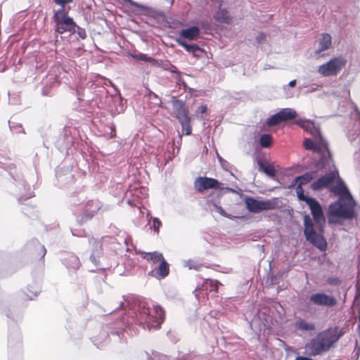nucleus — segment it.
I'll list each match as a JSON object with an SVG mask.
<instances>
[{"mask_svg": "<svg viewBox=\"0 0 360 360\" xmlns=\"http://www.w3.org/2000/svg\"><path fill=\"white\" fill-rule=\"evenodd\" d=\"M122 306H123V302L120 303V307H122Z\"/></svg>", "mask_w": 360, "mask_h": 360, "instance_id": "5fc2aeb1", "label": "nucleus"}, {"mask_svg": "<svg viewBox=\"0 0 360 360\" xmlns=\"http://www.w3.org/2000/svg\"><path fill=\"white\" fill-rule=\"evenodd\" d=\"M359 352H360V348L358 349L357 352H356V355L359 356Z\"/></svg>", "mask_w": 360, "mask_h": 360, "instance_id": "864d4df0", "label": "nucleus"}, {"mask_svg": "<svg viewBox=\"0 0 360 360\" xmlns=\"http://www.w3.org/2000/svg\"><path fill=\"white\" fill-rule=\"evenodd\" d=\"M245 205L250 212L259 213L262 211L272 210L276 209V202L275 199L259 200L252 198L245 199Z\"/></svg>", "mask_w": 360, "mask_h": 360, "instance_id": "9d476101", "label": "nucleus"}, {"mask_svg": "<svg viewBox=\"0 0 360 360\" xmlns=\"http://www.w3.org/2000/svg\"><path fill=\"white\" fill-rule=\"evenodd\" d=\"M319 155V159L316 163V167L323 169L324 172H328V174L320 177L311 184V188L314 191H320L324 188L331 186L332 184L335 182L336 178L338 177V171L335 167L333 160H331V165L324 166L321 164V155Z\"/></svg>", "mask_w": 360, "mask_h": 360, "instance_id": "423d86ee", "label": "nucleus"}, {"mask_svg": "<svg viewBox=\"0 0 360 360\" xmlns=\"http://www.w3.org/2000/svg\"><path fill=\"white\" fill-rule=\"evenodd\" d=\"M181 141H182L181 134L179 132V137H178L177 143L178 144H181Z\"/></svg>", "mask_w": 360, "mask_h": 360, "instance_id": "3c124183", "label": "nucleus"}, {"mask_svg": "<svg viewBox=\"0 0 360 360\" xmlns=\"http://www.w3.org/2000/svg\"><path fill=\"white\" fill-rule=\"evenodd\" d=\"M150 219L153 221V225L151 228L153 229L154 231L157 234H158L160 231V228L162 226V222L158 217H151Z\"/></svg>", "mask_w": 360, "mask_h": 360, "instance_id": "72a5a7b5", "label": "nucleus"}, {"mask_svg": "<svg viewBox=\"0 0 360 360\" xmlns=\"http://www.w3.org/2000/svg\"><path fill=\"white\" fill-rule=\"evenodd\" d=\"M265 37L266 35L264 33L259 34L256 38L257 43H261L265 39Z\"/></svg>", "mask_w": 360, "mask_h": 360, "instance_id": "37998d69", "label": "nucleus"}, {"mask_svg": "<svg viewBox=\"0 0 360 360\" xmlns=\"http://www.w3.org/2000/svg\"><path fill=\"white\" fill-rule=\"evenodd\" d=\"M283 120H281V117H280L278 112L273 115H271L267 120L266 124L268 126H275L281 122H282Z\"/></svg>", "mask_w": 360, "mask_h": 360, "instance_id": "c756f323", "label": "nucleus"}, {"mask_svg": "<svg viewBox=\"0 0 360 360\" xmlns=\"http://www.w3.org/2000/svg\"><path fill=\"white\" fill-rule=\"evenodd\" d=\"M141 255L144 259L151 262L153 264H156L158 262H160L164 258L162 255L158 252H141Z\"/></svg>", "mask_w": 360, "mask_h": 360, "instance_id": "4be33fe9", "label": "nucleus"}, {"mask_svg": "<svg viewBox=\"0 0 360 360\" xmlns=\"http://www.w3.org/2000/svg\"><path fill=\"white\" fill-rule=\"evenodd\" d=\"M41 291V287L40 285L37 283H34L33 285H29L26 290L25 292L26 296L30 300H33L34 297H36L39 293Z\"/></svg>", "mask_w": 360, "mask_h": 360, "instance_id": "5701e85b", "label": "nucleus"}, {"mask_svg": "<svg viewBox=\"0 0 360 360\" xmlns=\"http://www.w3.org/2000/svg\"><path fill=\"white\" fill-rule=\"evenodd\" d=\"M272 142V137L269 134H264L259 138V144L263 148L269 147Z\"/></svg>", "mask_w": 360, "mask_h": 360, "instance_id": "c85d7f7f", "label": "nucleus"}, {"mask_svg": "<svg viewBox=\"0 0 360 360\" xmlns=\"http://www.w3.org/2000/svg\"><path fill=\"white\" fill-rule=\"evenodd\" d=\"M131 56L135 59L145 61V62L153 63L155 61L154 58H153L152 57L148 56L146 54H144V53H139V54L131 53Z\"/></svg>", "mask_w": 360, "mask_h": 360, "instance_id": "2f4dec72", "label": "nucleus"}, {"mask_svg": "<svg viewBox=\"0 0 360 360\" xmlns=\"http://www.w3.org/2000/svg\"><path fill=\"white\" fill-rule=\"evenodd\" d=\"M216 21L220 23L229 24L231 22V18L229 11L226 8H219L214 15Z\"/></svg>", "mask_w": 360, "mask_h": 360, "instance_id": "a211bd4d", "label": "nucleus"}, {"mask_svg": "<svg viewBox=\"0 0 360 360\" xmlns=\"http://www.w3.org/2000/svg\"><path fill=\"white\" fill-rule=\"evenodd\" d=\"M334 183H335V184L330 186V191L335 195L338 196V199L352 198L345 182L340 178L339 176L338 178H336Z\"/></svg>", "mask_w": 360, "mask_h": 360, "instance_id": "4468645a", "label": "nucleus"}, {"mask_svg": "<svg viewBox=\"0 0 360 360\" xmlns=\"http://www.w3.org/2000/svg\"><path fill=\"white\" fill-rule=\"evenodd\" d=\"M184 266H187L189 269H195L197 271L200 270L202 265L201 264L198 263L194 260L189 259L188 261L184 262Z\"/></svg>", "mask_w": 360, "mask_h": 360, "instance_id": "7c9ffc66", "label": "nucleus"}, {"mask_svg": "<svg viewBox=\"0 0 360 360\" xmlns=\"http://www.w3.org/2000/svg\"><path fill=\"white\" fill-rule=\"evenodd\" d=\"M295 327L301 331H313L316 329L315 324L312 322H307L304 319L295 321Z\"/></svg>", "mask_w": 360, "mask_h": 360, "instance_id": "aec40b11", "label": "nucleus"}, {"mask_svg": "<svg viewBox=\"0 0 360 360\" xmlns=\"http://www.w3.org/2000/svg\"><path fill=\"white\" fill-rule=\"evenodd\" d=\"M116 333H117V336L120 335L119 332H117Z\"/></svg>", "mask_w": 360, "mask_h": 360, "instance_id": "4d7b16f0", "label": "nucleus"}, {"mask_svg": "<svg viewBox=\"0 0 360 360\" xmlns=\"http://www.w3.org/2000/svg\"><path fill=\"white\" fill-rule=\"evenodd\" d=\"M207 105H200L198 110L196 111L197 113H201V114H204L207 112Z\"/></svg>", "mask_w": 360, "mask_h": 360, "instance_id": "79ce46f5", "label": "nucleus"}, {"mask_svg": "<svg viewBox=\"0 0 360 360\" xmlns=\"http://www.w3.org/2000/svg\"><path fill=\"white\" fill-rule=\"evenodd\" d=\"M72 233L73 236L79 237L85 236V232L84 231L72 230Z\"/></svg>", "mask_w": 360, "mask_h": 360, "instance_id": "a19ab883", "label": "nucleus"}, {"mask_svg": "<svg viewBox=\"0 0 360 360\" xmlns=\"http://www.w3.org/2000/svg\"><path fill=\"white\" fill-rule=\"evenodd\" d=\"M150 360H172V359L169 356H168L167 355H165V354L158 352H153Z\"/></svg>", "mask_w": 360, "mask_h": 360, "instance_id": "473e14b6", "label": "nucleus"}, {"mask_svg": "<svg viewBox=\"0 0 360 360\" xmlns=\"http://www.w3.org/2000/svg\"><path fill=\"white\" fill-rule=\"evenodd\" d=\"M358 265L360 266V255L358 257Z\"/></svg>", "mask_w": 360, "mask_h": 360, "instance_id": "603ef678", "label": "nucleus"}, {"mask_svg": "<svg viewBox=\"0 0 360 360\" xmlns=\"http://www.w3.org/2000/svg\"><path fill=\"white\" fill-rule=\"evenodd\" d=\"M169 264L166 262V260L163 258V259H162L160 262V264H159L158 270H157V274H158L160 278H164L169 274Z\"/></svg>", "mask_w": 360, "mask_h": 360, "instance_id": "bb28decb", "label": "nucleus"}, {"mask_svg": "<svg viewBox=\"0 0 360 360\" xmlns=\"http://www.w3.org/2000/svg\"><path fill=\"white\" fill-rule=\"evenodd\" d=\"M220 183L215 179L208 177H198L194 181V187L198 192H202L210 188H219Z\"/></svg>", "mask_w": 360, "mask_h": 360, "instance_id": "f8f14e48", "label": "nucleus"}, {"mask_svg": "<svg viewBox=\"0 0 360 360\" xmlns=\"http://www.w3.org/2000/svg\"><path fill=\"white\" fill-rule=\"evenodd\" d=\"M100 209L101 205L97 200H90L87 202L84 207V215L82 218L85 220L91 219Z\"/></svg>", "mask_w": 360, "mask_h": 360, "instance_id": "2eb2a0df", "label": "nucleus"}, {"mask_svg": "<svg viewBox=\"0 0 360 360\" xmlns=\"http://www.w3.org/2000/svg\"><path fill=\"white\" fill-rule=\"evenodd\" d=\"M297 124L312 136V139H304L303 142L304 148L321 155V164L323 165H331V155L328 142L322 136L319 127L309 120H298Z\"/></svg>", "mask_w": 360, "mask_h": 360, "instance_id": "f03ea898", "label": "nucleus"}, {"mask_svg": "<svg viewBox=\"0 0 360 360\" xmlns=\"http://www.w3.org/2000/svg\"><path fill=\"white\" fill-rule=\"evenodd\" d=\"M313 219L307 214L304 216V235L306 240L313 244L321 251H325L327 243L321 234L318 233L314 228V222L318 225L321 231H323L326 224V217L321 204L314 199L308 205Z\"/></svg>", "mask_w": 360, "mask_h": 360, "instance_id": "f257e3e1", "label": "nucleus"}, {"mask_svg": "<svg viewBox=\"0 0 360 360\" xmlns=\"http://www.w3.org/2000/svg\"><path fill=\"white\" fill-rule=\"evenodd\" d=\"M355 215V202L353 198L338 199L329 205L327 212L328 221L330 224H338V219H350Z\"/></svg>", "mask_w": 360, "mask_h": 360, "instance_id": "39448f33", "label": "nucleus"}, {"mask_svg": "<svg viewBox=\"0 0 360 360\" xmlns=\"http://www.w3.org/2000/svg\"><path fill=\"white\" fill-rule=\"evenodd\" d=\"M344 334V329L339 326L327 328L313 338L305 349L311 356L322 355L328 352Z\"/></svg>", "mask_w": 360, "mask_h": 360, "instance_id": "7ed1b4c3", "label": "nucleus"}, {"mask_svg": "<svg viewBox=\"0 0 360 360\" xmlns=\"http://www.w3.org/2000/svg\"><path fill=\"white\" fill-rule=\"evenodd\" d=\"M295 84H296V80L293 79V80L290 81L288 84L283 85V89L285 91H286L288 87H294L295 86Z\"/></svg>", "mask_w": 360, "mask_h": 360, "instance_id": "ea45409f", "label": "nucleus"}, {"mask_svg": "<svg viewBox=\"0 0 360 360\" xmlns=\"http://www.w3.org/2000/svg\"><path fill=\"white\" fill-rule=\"evenodd\" d=\"M206 284L209 285L210 287V290L217 291L219 285L221 283L218 281L215 280H207L206 281Z\"/></svg>", "mask_w": 360, "mask_h": 360, "instance_id": "f704fd0d", "label": "nucleus"}, {"mask_svg": "<svg viewBox=\"0 0 360 360\" xmlns=\"http://www.w3.org/2000/svg\"><path fill=\"white\" fill-rule=\"evenodd\" d=\"M63 262L68 269H72L74 270L78 269L80 266V262L78 257L73 254L69 255L68 257L64 259Z\"/></svg>", "mask_w": 360, "mask_h": 360, "instance_id": "412c9836", "label": "nucleus"}, {"mask_svg": "<svg viewBox=\"0 0 360 360\" xmlns=\"http://www.w3.org/2000/svg\"><path fill=\"white\" fill-rule=\"evenodd\" d=\"M53 19L56 23V31L57 32L63 34L65 32L75 31L77 25L63 8H59L55 11Z\"/></svg>", "mask_w": 360, "mask_h": 360, "instance_id": "1a4fd4ad", "label": "nucleus"}, {"mask_svg": "<svg viewBox=\"0 0 360 360\" xmlns=\"http://www.w3.org/2000/svg\"><path fill=\"white\" fill-rule=\"evenodd\" d=\"M165 318V311L158 305L149 304L146 302H141L139 312L136 314V319L139 324L145 325L149 330L159 328Z\"/></svg>", "mask_w": 360, "mask_h": 360, "instance_id": "20e7f679", "label": "nucleus"}, {"mask_svg": "<svg viewBox=\"0 0 360 360\" xmlns=\"http://www.w3.org/2000/svg\"><path fill=\"white\" fill-rule=\"evenodd\" d=\"M269 68H270V67H269V66L264 67V69H265V70L269 69Z\"/></svg>", "mask_w": 360, "mask_h": 360, "instance_id": "6e6d98bb", "label": "nucleus"}, {"mask_svg": "<svg viewBox=\"0 0 360 360\" xmlns=\"http://www.w3.org/2000/svg\"><path fill=\"white\" fill-rule=\"evenodd\" d=\"M319 176L317 171H311L304 173V174L295 177V183L299 182L300 186L310 182L312 179Z\"/></svg>", "mask_w": 360, "mask_h": 360, "instance_id": "6ab92c4d", "label": "nucleus"}, {"mask_svg": "<svg viewBox=\"0 0 360 360\" xmlns=\"http://www.w3.org/2000/svg\"><path fill=\"white\" fill-rule=\"evenodd\" d=\"M257 164L259 169L264 172L267 176L273 178L276 175V170L274 167L270 164L264 163L262 160H257Z\"/></svg>", "mask_w": 360, "mask_h": 360, "instance_id": "b1692460", "label": "nucleus"}, {"mask_svg": "<svg viewBox=\"0 0 360 360\" xmlns=\"http://www.w3.org/2000/svg\"><path fill=\"white\" fill-rule=\"evenodd\" d=\"M216 210L217 212H219L221 215L224 216L226 217H228L229 219H232L233 217L231 214H228L225 212L224 209L221 206L214 205Z\"/></svg>", "mask_w": 360, "mask_h": 360, "instance_id": "e433bc0d", "label": "nucleus"}, {"mask_svg": "<svg viewBox=\"0 0 360 360\" xmlns=\"http://www.w3.org/2000/svg\"><path fill=\"white\" fill-rule=\"evenodd\" d=\"M349 139L350 141H353L356 139V137L353 134H352L350 132L349 134Z\"/></svg>", "mask_w": 360, "mask_h": 360, "instance_id": "09e8293b", "label": "nucleus"}, {"mask_svg": "<svg viewBox=\"0 0 360 360\" xmlns=\"http://www.w3.org/2000/svg\"><path fill=\"white\" fill-rule=\"evenodd\" d=\"M200 34L198 27L193 26L187 29L181 30L179 37L188 40H195Z\"/></svg>", "mask_w": 360, "mask_h": 360, "instance_id": "f3484780", "label": "nucleus"}, {"mask_svg": "<svg viewBox=\"0 0 360 360\" xmlns=\"http://www.w3.org/2000/svg\"><path fill=\"white\" fill-rule=\"evenodd\" d=\"M296 193H297L298 199L300 200L304 201L307 205L315 199L314 198L305 195L304 194V191H303L302 186H300V184H298V186H297Z\"/></svg>", "mask_w": 360, "mask_h": 360, "instance_id": "cd10ccee", "label": "nucleus"}, {"mask_svg": "<svg viewBox=\"0 0 360 360\" xmlns=\"http://www.w3.org/2000/svg\"><path fill=\"white\" fill-rule=\"evenodd\" d=\"M327 283L330 285H338L340 283V280L337 277H330L327 279Z\"/></svg>", "mask_w": 360, "mask_h": 360, "instance_id": "4c0bfd02", "label": "nucleus"}, {"mask_svg": "<svg viewBox=\"0 0 360 360\" xmlns=\"http://www.w3.org/2000/svg\"><path fill=\"white\" fill-rule=\"evenodd\" d=\"M34 195V193L33 191H30L29 193V194H27L26 196H21L20 198H19V201H22V200H27V199H29L30 198H32V196Z\"/></svg>", "mask_w": 360, "mask_h": 360, "instance_id": "a18cd8bd", "label": "nucleus"}, {"mask_svg": "<svg viewBox=\"0 0 360 360\" xmlns=\"http://www.w3.org/2000/svg\"><path fill=\"white\" fill-rule=\"evenodd\" d=\"M332 46V37L329 34L324 33L321 34L318 41V46L315 51L316 54L321 53L322 51L329 49Z\"/></svg>", "mask_w": 360, "mask_h": 360, "instance_id": "dca6fc26", "label": "nucleus"}, {"mask_svg": "<svg viewBox=\"0 0 360 360\" xmlns=\"http://www.w3.org/2000/svg\"><path fill=\"white\" fill-rule=\"evenodd\" d=\"M176 41L179 46L184 48L188 53H193V55L198 51H202V49L197 44H189L181 39H178Z\"/></svg>", "mask_w": 360, "mask_h": 360, "instance_id": "393cba45", "label": "nucleus"}, {"mask_svg": "<svg viewBox=\"0 0 360 360\" xmlns=\"http://www.w3.org/2000/svg\"><path fill=\"white\" fill-rule=\"evenodd\" d=\"M73 0H53L54 3L60 6V8L65 9V4L72 2Z\"/></svg>", "mask_w": 360, "mask_h": 360, "instance_id": "c9c22d12", "label": "nucleus"}, {"mask_svg": "<svg viewBox=\"0 0 360 360\" xmlns=\"http://www.w3.org/2000/svg\"><path fill=\"white\" fill-rule=\"evenodd\" d=\"M309 301L313 304L326 307H332L337 304V300L334 296L323 292H316L311 295Z\"/></svg>", "mask_w": 360, "mask_h": 360, "instance_id": "9b49d317", "label": "nucleus"}, {"mask_svg": "<svg viewBox=\"0 0 360 360\" xmlns=\"http://www.w3.org/2000/svg\"><path fill=\"white\" fill-rule=\"evenodd\" d=\"M217 157H218V160L219 161V162L221 163V165L222 167L225 168L226 169V165L228 164V162L226 161H225L221 156H219L218 154H217Z\"/></svg>", "mask_w": 360, "mask_h": 360, "instance_id": "c03bdc74", "label": "nucleus"}, {"mask_svg": "<svg viewBox=\"0 0 360 360\" xmlns=\"http://www.w3.org/2000/svg\"><path fill=\"white\" fill-rule=\"evenodd\" d=\"M41 248V252L42 253V257H44L46 255V250L44 245H40Z\"/></svg>", "mask_w": 360, "mask_h": 360, "instance_id": "de8ad7c7", "label": "nucleus"}, {"mask_svg": "<svg viewBox=\"0 0 360 360\" xmlns=\"http://www.w3.org/2000/svg\"><path fill=\"white\" fill-rule=\"evenodd\" d=\"M174 111L176 118L181 126L182 134L188 136L192 133L191 117L188 115V110L186 104L181 101H176L174 103Z\"/></svg>", "mask_w": 360, "mask_h": 360, "instance_id": "6e6552de", "label": "nucleus"}, {"mask_svg": "<svg viewBox=\"0 0 360 360\" xmlns=\"http://www.w3.org/2000/svg\"><path fill=\"white\" fill-rule=\"evenodd\" d=\"M89 242L94 247V249L90 256L91 262L94 264L96 269H104L105 266L101 263L100 255L101 254V243L99 240L94 238L89 239Z\"/></svg>", "mask_w": 360, "mask_h": 360, "instance_id": "ddd939ff", "label": "nucleus"}, {"mask_svg": "<svg viewBox=\"0 0 360 360\" xmlns=\"http://www.w3.org/2000/svg\"><path fill=\"white\" fill-rule=\"evenodd\" d=\"M298 184L299 182H296L295 183V178L292 180V181L291 182V184L289 185L288 188H297V186H298Z\"/></svg>", "mask_w": 360, "mask_h": 360, "instance_id": "49530a36", "label": "nucleus"}, {"mask_svg": "<svg viewBox=\"0 0 360 360\" xmlns=\"http://www.w3.org/2000/svg\"><path fill=\"white\" fill-rule=\"evenodd\" d=\"M292 96H293V94L292 92H290V91L289 92H288V91L285 92V97L286 98H291V97H292Z\"/></svg>", "mask_w": 360, "mask_h": 360, "instance_id": "8fccbe9b", "label": "nucleus"}, {"mask_svg": "<svg viewBox=\"0 0 360 360\" xmlns=\"http://www.w3.org/2000/svg\"><path fill=\"white\" fill-rule=\"evenodd\" d=\"M278 113L283 122L292 120L297 116L296 111L294 109L288 108L281 110Z\"/></svg>", "mask_w": 360, "mask_h": 360, "instance_id": "a878e982", "label": "nucleus"}, {"mask_svg": "<svg viewBox=\"0 0 360 360\" xmlns=\"http://www.w3.org/2000/svg\"><path fill=\"white\" fill-rule=\"evenodd\" d=\"M346 64L347 60L344 57H334L319 65L317 72L320 75L325 77L337 76L345 67Z\"/></svg>", "mask_w": 360, "mask_h": 360, "instance_id": "0eeeda50", "label": "nucleus"}, {"mask_svg": "<svg viewBox=\"0 0 360 360\" xmlns=\"http://www.w3.org/2000/svg\"><path fill=\"white\" fill-rule=\"evenodd\" d=\"M77 34L82 39H85L86 37V31L83 28H80L79 27L77 26Z\"/></svg>", "mask_w": 360, "mask_h": 360, "instance_id": "58836bf2", "label": "nucleus"}]
</instances>
